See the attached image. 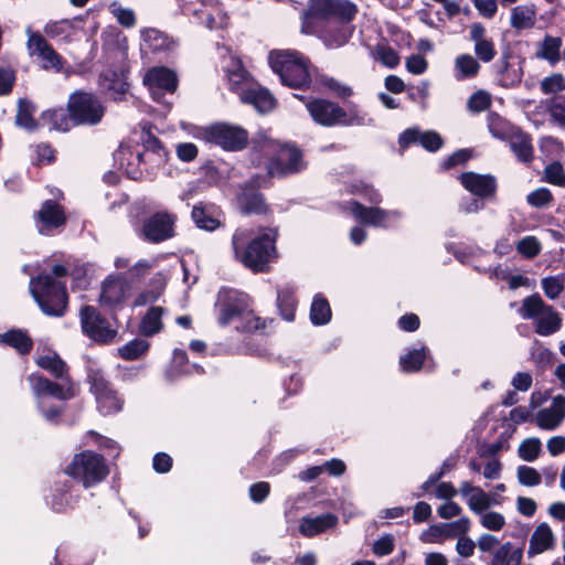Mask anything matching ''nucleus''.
Here are the masks:
<instances>
[{"label": "nucleus", "instance_id": "nucleus-1", "mask_svg": "<svg viewBox=\"0 0 565 565\" xmlns=\"http://www.w3.org/2000/svg\"><path fill=\"white\" fill-rule=\"evenodd\" d=\"M249 162L254 168H264L268 180L287 179L300 174L308 168L303 150L296 142H280L265 131L250 139Z\"/></svg>", "mask_w": 565, "mask_h": 565}, {"label": "nucleus", "instance_id": "nucleus-2", "mask_svg": "<svg viewBox=\"0 0 565 565\" xmlns=\"http://www.w3.org/2000/svg\"><path fill=\"white\" fill-rule=\"evenodd\" d=\"M252 231L237 228L231 239L235 260L253 274H266L271 269V263L278 259L276 227L263 228V232L252 235Z\"/></svg>", "mask_w": 565, "mask_h": 565}, {"label": "nucleus", "instance_id": "nucleus-3", "mask_svg": "<svg viewBox=\"0 0 565 565\" xmlns=\"http://www.w3.org/2000/svg\"><path fill=\"white\" fill-rule=\"evenodd\" d=\"M253 300L248 294L233 289L222 288L215 302L216 321L222 328L230 326L235 320H243L238 328L242 332H255L264 330L267 322L274 323L275 319H263L254 313Z\"/></svg>", "mask_w": 565, "mask_h": 565}, {"label": "nucleus", "instance_id": "nucleus-4", "mask_svg": "<svg viewBox=\"0 0 565 565\" xmlns=\"http://www.w3.org/2000/svg\"><path fill=\"white\" fill-rule=\"evenodd\" d=\"M269 65L281 84L295 89H307L312 82L311 62L296 50H274L269 53Z\"/></svg>", "mask_w": 565, "mask_h": 565}, {"label": "nucleus", "instance_id": "nucleus-5", "mask_svg": "<svg viewBox=\"0 0 565 565\" xmlns=\"http://www.w3.org/2000/svg\"><path fill=\"white\" fill-rule=\"evenodd\" d=\"M30 292L40 310L47 317L61 318L68 310L66 284L53 281L46 271H41L30 279Z\"/></svg>", "mask_w": 565, "mask_h": 565}, {"label": "nucleus", "instance_id": "nucleus-6", "mask_svg": "<svg viewBox=\"0 0 565 565\" xmlns=\"http://www.w3.org/2000/svg\"><path fill=\"white\" fill-rule=\"evenodd\" d=\"M306 108L312 120L322 127L364 126L367 121L366 113L361 111L356 105L344 109L337 102L327 98H312L306 104Z\"/></svg>", "mask_w": 565, "mask_h": 565}, {"label": "nucleus", "instance_id": "nucleus-7", "mask_svg": "<svg viewBox=\"0 0 565 565\" xmlns=\"http://www.w3.org/2000/svg\"><path fill=\"white\" fill-rule=\"evenodd\" d=\"M109 472V466L105 457L88 449L75 454L71 462L63 469L65 477L81 483L85 489L102 483Z\"/></svg>", "mask_w": 565, "mask_h": 565}, {"label": "nucleus", "instance_id": "nucleus-8", "mask_svg": "<svg viewBox=\"0 0 565 565\" xmlns=\"http://www.w3.org/2000/svg\"><path fill=\"white\" fill-rule=\"evenodd\" d=\"M273 181L260 173L252 174L247 180L237 184L235 200L242 215L267 216L273 213L262 189H269Z\"/></svg>", "mask_w": 565, "mask_h": 565}, {"label": "nucleus", "instance_id": "nucleus-9", "mask_svg": "<svg viewBox=\"0 0 565 565\" xmlns=\"http://www.w3.org/2000/svg\"><path fill=\"white\" fill-rule=\"evenodd\" d=\"M358 13L359 8L351 0H309L302 28L312 29L318 22L330 20L352 22Z\"/></svg>", "mask_w": 565, "mask_h": 565}, {"label": "nucleus", "instance_id": "nucleus-10", "mask_svg": "<svg viewBox=\"0 0 565 565\" xmlns=\"http://www.w3.org/2000/svg\"><path fill=\"white\" fill-rule=\"evenodd\" d=\"M140 140L143 151L137 152L136 154L138 161L137 167L128 162L125 169L127 178L131 180H139L142 177L140 166L148 171L149 169L159 168L164 164L168 159V151L162 141L153 135L152 125L147 124L142 127Z\"/></svg>", "mask_w": 565, "mask_h": 565}, {"label": "nucleus", "instance_id": "nucleus-11", "mask_svg": "<svg viewBox=\"0 0 565 565\" xmlns=\"http://www.w3.org/2000/svg\"><path fill=\"white\" fill-rule=\"evenodd\" d=\"M86 382L89 384V392L94 395L97 407L103 415L117 414L122 409L125 403L122 396L100 367L87 366Z\"/></svg>", "mask_w": 565, "mask_h": 565}, {"label": "nucleus", "instance_id": "nucleus-12", "mask_svg": "<svg viewBox=\"0 0 565 565\" xmlns=\"http://www.w3.org/2000/svg\"><path fill=\"white\" fill-rule=\"evenodd\" d=\"M67 111L73 126H95L102 121L105 107L94 93L78 89L70 95Z\"/></svg>", "mask_w": 565, "mask_h": 565}, {"label": "nucleus", "instance_id": "nucleus-13", "mask_svg": "<svg viewBox=\"0 0 565 565\" xmlns=\"http://www.w3.org/2000/svg\"><path fill=\"white\" fill-rule=\"evenodd\" d=\"M206 142L216 145L225 151L237 152L250 146L248 131L237 125L228 122H215L202 130Z\"/></svg>", "mask_w": 565, "mask_h": 565}, {"label": "nucleus", "instance_id": "nucleus-14", "mask_svg": "<svg viewBox=\"0 0 565 565\" xmlns=\"http://www.w3.org/2000/svg\"><path fill=\"white\" fill-rule=\"evenodd\" d=\"M177 215L157 211L143 217L135 228L137 236L149 244H160L175 236Z\"/></svg>", "mask_w": 565, "mask_h": 565}, {"label": "nucleus", "instance_id": "nucleus-15", "mask_svg": "<svg viewBox=\"0 0 565 565\" xmlns=\"http://www.w3.org/2000/svg\"><path fill=\"white\" fill-rule=\"evenodd\" d=\"M82 332L96 343H110L117 331L111 329L108 320L90 305H84L79 310Z\"/></svg>", "mask_w": 565, "mask_h": 565}, {"label": "nucleus", "instance_id": "nucleus-16", "mask_svg": "<svg viewBox=\"0 0 565 565\" xmlns=\"http://www.w3.org/2000/svg\"><path fill=\"white\" fill-rule=\"evenodd\" d=\"M33 218L41 235H52L55 230L63 228L67 223L64 206L52 199L42 202Z\"/></svg>", "mask_w": 565, "mask_h": 565}, {"label": "nucleus", "instance_id": "nucleus-17", "mask_svg": "<svg viewBox=\"0 0 565 565\" xmlns=\"http://www.w3.org/2000/svg\"><path fill=\"white\" fill-rule=\"evenodd\" d=\"M74 482L62 476L55 478L45 495L46 503L54 512L65 513L75 507L79 494L73 495Z\"/></svg>", "mask_w": 565, "mask_h": 565}, {"label": "nucleus", "instance_id": "nucleus-18", "mask_svg": "<svg viewBox=\"0 0 565 565\" xmlns=\"http://www.w3.org/2000/svg\"><path fill=\"white\" fill-rule=\"evenodd\" d=\"M28 381L36 401H45V397H53L57 401L65 402L74 396L71 387L65 388L63 385L49 380L40 373L30 374Z\"/></svg>", "mask_w": 565, "mask_h": 565}, {"label": "nucleus", "instance_id": "nucleus-19", "mask_svg": "<svg viewBox=\"0 0 565 565\" xmlns=\"http://www.w3.org/2000/svg\"><path fill=\"white\" fill-rule=\"evenodd\" d=\"M128 71L124 68H107L99 74L98 85L103 93L114 100H121L129 90Z\"/></svg>", "mask_w": 565, "mask_h": 565}, {"label": "nucleus", "instance_id": "nucleus-20", "mask_svg": "<svg viewBox=\"0 0 565 565\" xmlns=\"http://www.w3.org/2000/svg\"><path fill=\"white\" fill-rule=\"evenodd\" d=\"M459 180L467 191L480 199L493 198L498 190L497 179L492 174H479L468 171L462 172Z\"/></svg>", "mask_w": 565, "mask_h": 565}, {"label": "nucleus", "instance_id": "nucleus-21", "mask_svg": "<svg viewBox=\"0 0 565 565\" xmlns=\"http://www.w3.org/2000/svg\"><path fill=\"white\" fill-rule=\"evenodd\" d=\"M512 58V52L507 50L502 52L500 58L492 65L493 73L498 85L503 88L516 87L523 77L522 68H514L510 60Z\"/></svg>", "mask_w": 565, "mask_h": 565}, {"label": "nucleus", "instance_id": "nucleus-22", "mask_svg": "<svg viewBox=\"0 0 565 565\" xmlns=\"http://www.w3.org/2000/svg\"><path fill=\"white\" fill-rule=\"evenodd\" d=\"M487 30L481 22L469 26V39L475 43V54L480 62L490 63L497 55L493 40L486 36Z\"/></svg>", "mask_w": 565, "mask_h": 565}, {"label": "nucleus", "instance_id": "nucleus-23", "mask_svg": "<svg viewBox=\"0 0 565 565\" xmlns=\"http://www.w3.org/2000/svg\"><path fill=\"white\" fill-rule=\"evenodd\" d=\"M145 83L149 85L154 99L158 90L173 94L179 84L175 72L166 66L151 68L145 77Z\"/></svg>", "mask_w": 565, "mask_h": 565}, {"label": "nucleus", "instance_id": "nucleus-24", "mask_svg": "<svg viewBox=\"0 0 565 565\" xmlns=\"http://www.w3.org/2000/svg\"><path fill=\"white\" fill-rule=\"evenodd\" d=\"M29 46L32 50V53L36 54L41 58L43 68H54L60 71L63 67L61 55L42 34H32L29 39Z\"/></svg>", "mask_w": 565, "mask_h": 565}, {"label": "nucleus", "instance_id": "nucleus-25", "mask_svg": "<svg viewBox=\"0 0 565 565\" xmlns=\"http://www.w3.org/2000/svg\"><path fill=\"white\" fill-rule=\"evenodd\" d=\"M225 75L228 89L237 94L238 97L256 82L239 58L232 60L231 65L225 68Z\"/></svg>", "mask_w": 565, "mask_h": 565}, {"label": "nucleus", "instance_id": "nucleus-26", "mask_svg": "<svg viewBox=\"0 0 565 565\" xmlns=\"http://www.w3.org/2000/svg\"><path fill=\"white\" fill-rule=\"evenodd\" d=\"M239 100L243 104L253 106L260 114H267L276 107L275 97L257 82L244 92Z\"/></svg>", "mask_w": 565, "mask_h": 565}, {"label": "nucleus", "instance_id": "nucleus-27", "mask_svg": "<svg viewBox=\"0 0 565 565\" xmlns=\"http://www.w3.org/2000/svg\"><path fill=\"white\" fill-rule=\"evenodd\" d=\"M352 215L362 224L375 227H385L390 213L379 206H364L359 201H350Z\"/></svg>", "mask_w": 565, "mask_h": 565}, {"label": "nucleus", "instance_id": "nucleus-28", "mask_svg": "<svg viewBox=\"0 0 565 565\" xmlns=\"http://www.w3.org/2000/svg\"><path fill=\"white\" fill-rule=\"evenodd\" d=\"M339 518L331 512L317 516H303L300 520L299 532L305 537H313L337 526Z\"/></svg>", "mask_w": 565, "mask_h": 565}, {"label": "nucleus", "instance_id": "nucleus-29", "mask_svg": "<svg viewBox=\"0 0 565 565\" xmlns=\"http://www.w3.org/2000/svg\"><path fill=\"white\" fill-rule=\"evenodd\" d=\"M352 22H338L322 30L319 38L328 49H338L345 45L353 35Z\"/></svg>", "mask_w": 565, "mask_h": 565}, {"label": "nucleus", "instance_id": "nucleus-30", "mask_svg": "<svg viewBox=\"0 0 565 565\" xmlns=\"http://www.w3.org/2000/svg\"><path fill=\"white\" fill-rule=\"evenodd\" d=\"M276 307L279 316L285 321L294 322L298 307L296 288L290 285L278 287L276 290Z\"/></svg>", "mask_w": 565, "mask_h": 565}, {"label": "nucleus", "instance_id": "nucleus-31", "mask_svg": "<svg viewBox=\"0 0 565 565\" xmlns=\"http://www.w3.org/2000/svg\"><path fill=\"white\" fill-rule=\"evenodd\" d=\"M565 417V397L557 395L553 399V408H543L536 414V424L542 429H555Z\"/></svg>", "mask_w": 565, "mask_h": 565}, {"label": "nucleus", "instance_id": "nucleus-32", "mask_svg": "<svg viewBox=\"0 0 565 565\" xmlns=\"http://www.w3.org/2000/svg\"><path fill=\"white\" fill-rule=\"evenodd\" d=\"M38 110L36 105L29 98H19L17 102V113L14 116V125L29 132L36 131L40 128V121L34 115Z\"/></svg>", "mask_w": 565, "mask_h": 565}, {"label": "nucleus", "instance_id": "nucleus-33", "mask_svg": "<svg viewBox=\"0 0 565 565\" xmlns=\"http://www.w3.org/2000/svg\"><path fill=\"white\" fill-rule=\"evenodd\" d=\"M509 146L519 162L529 164L534 160V148L529 134L522 130L512 132L510 135Z\"/></svg>", "mask_w": 565, "mask_h": 565}, {"label": "nucleus", "instance_id": "nucleus-34", "mask_svg": "<svg viewBox=\"0 0 565 565\" xmlns=\"http://www.w3.org/2000/svg\"><path fill=\"white\" fill-rule=\"evenodd\" d=\"M191 217L195 225L204 231L213 232L221 226L220 220L215 216L214 204L199 202L193 206Z\"/></svg>", "mask_w": 565, "mask_h": 565}, {"label": "nucleus", "instance_id": "nucleus-35", "mask_svg": "<svg viewBox=\"0 0 565 565\" xmlns=\"http://www.w3.org/2000/svg\"><path fill=\"white\" fill-rule=\"evenodd\" d=\"M126 285L119 278H106L102 285L99 302L104 306L115 307L124 301Z\"/></svg>", "mask_w": 565, "mask_h": 565}, {"label": "nucleus", "instance_id": "nucleus-36", "mask_svg": "<svg viewBox=\"0 0 565 565\" xmlns=\"http://www.w3.org/2000/svg\"><path fill=\"white\" fill-rule=\"evenodd\" d=\"M554 545V535L547 523H541L534 530L531 539L527 555L530 557L541 554Z\"/></svg>", "mask_w": 565, "mask_h": 565}, {"label": "nucleus", "instance_id": "nucleus-37", "mask_svg": "<svg viewBox=\"0 0 565 565\" xmlns=\"http://www.w3.org/2000/svg\"><path fill=\"white\" fill-rule=\"evenodd\" d=\"M40 120L44 125H49L50 130H57L62 132H67L73 126V120L67 108L64 109L62 107L42 111Z\"/></svg>", "mask_w": 565, "mask_h": 565}, {"label": "nucleus", "instance_id": "nucleus-38", "mask_svg": "<svg viewBox=\"0 0 565 565\" xmlns=\"http://www.w3.org/2000/svg\"><path fill=\"white\" fill-rule=\"evenodd\" d=\"M1 343L13 348L18 353L29 354L33 349V340L25 330L10 329L0 335Z\"/></svg>", "mask_w": 565, "mask_h": 565}, {"label": "nucleus", "instance_id": "nucleus-39", "mask_svg": "<svg viewBox=\"0 0 565 565\" xmlns=\"http://www.w3.org/2000/svg\"><path fill=\"white\" fill-rule=\"evenodd\" d=\"M310 321L313 326H326L331 321L332 310L327 297L318 292L313 296L309 312Z\"/></svg>", "mask_w": 565, "mask_h": 565}, {"label": "nucleus", "instance_id": "nucleus-40", "mask_svg": "<svg viewBox=\"0 0 565 565\" xmlns=\"http://www.w3.org/2000/svg\"><path fill=\"white\" fill-rule=\"evenodd\" d=\"M143 46L151 53L169 51L173 41L158 29L149 28L141 31Z\"/></svg>", "mask_w": 565, "mask_h": 565}, {"label": "nucleus", "instance_id": "nucleus-41", "mask_svg": "<svg viewBox=\"0 0 565 565\" xmlns=\"http://www.w3.org/2000/svg\"><path fill=\"white\" fill-rule=\"evenodd\" d=\"M561 315L551 306L541 315L535 322V333L542 337H548L562 328Z\"/></svg>", "mask_w": 565, "mask_h": 565}, {"label": "nucleus", "instance_id": "nucleus-42", "mask_svg": "<svg viewBox=\"0 0 565 565\" xmlns=\"http://www.w3.org/2000/svg\"><path fill=\"white\" fill-rule=\"evenodd\" d=\"M536 22L534 4L516 6L511 11V26L515 30L531 29Z\"/></svg>", "mask_w": 565, "mask_h": 565}, {"label": "nucleus", "instance_id": "nucleus-43", "mask_svg": "<svg viewBox=\"0 0 565 565\" xmlns=\"http://www.w3.org/2000/svg\"><path fill=\"white\" fill-rule=\"evenodd\" d=\"M481 65L477 57L465 53L460 54L455 60L456 78L458 81L471 79L478 76Z\"/></svg>", "mask_w": 565, "mask_h": 565}, {"label": "nucleus", "instance_id": "nucleus-44", "mask_svg": "<svg viewBox=\"0 0 565 565\" xmlns=\"http://www.w3.org/2000/svg\"><path fill=\"white\" fill-rule=\"evenodd\" d=\"M428 349L423 345L420 349L409 350L406 354L399 356V367L404 373L419 372L427 359Z\"/></svg>", "mask_w": 565, "mask_h": 565}, {"label": "nucleus", "instance_id": "nucleus-45", "mask_svg": "<svg viewBox=\"0 0 565 565\" xmlns=\"http://www.w3.org/2000/svg\"><path fill=\"white\" fill-rule=\"evenodd\" d=\"M162 315H163V308L159 306H152L148 309L143 318L140 322V330L142 334L147 337H152L157 333H159L162 328Z\"/></svg>", "mask_w": 565, "mask_h": 565}, {"label": "nucleus", "instance_id": "nucleus-46", "mask_svg": "<svg viewBox=\"0 0 565 565\" xmlns=\"http://www.w3.org/2000/svg\"><path fill=\"white\" fill-rule=\"evenodd\" d=\"M561 38L546 34L540 50L536 52V56L554 65L561 60Z\"/></svg>", "mask_w": 565, "mask_h": 565}, {"label": "nucleus", "instance_id": "nucleus-47", "mask_svg": "<svg viewBox=\"0 0 565 565\" xmlns=\"http://www.w3.org/2000/svg\"><path fill=\"white\" fill-rule=\"evenodd\" d=\"M36 365L49 371L56 379L67 376V365L57 353L41 355L36 359Z\"/></svg>", "mask_w": 565, "mask_h": 565}, {"label": "nucleus", "instance_id": "nucleus-48", "mask_svg": "<svg viewBox=\"0 0 565 565\" xmlns=\"http://www.w3.org/2000/svg\"><path fill=\"white\" fill-rule=\"evenodd\" d=\"M548 307L550 306L544 302L542 297L535 292L523 299L519 312L523 319H535L543 315Z\"/></svg>", "mask_w": 565, "mask_h": 565}, {"label": "nucleus", "instance_id": "nucleus-49", "mask_svg": "<svg viewBox=\"0 0 565 565\" xmlns=\"http://www.w3.org/2000/svg\"><path fill=\"white\" fill-rule=\"evenodd\" d=\"M148 349L147 341L134 339L119 349V356L126 361H134L145 354Z\"/></svg>", "mask_w": 565, "mask_h": 565}, {"label": "nucleus", "instance_id": "nucleus-50", "mask_svg": "<svg viewBox=\"0 0 565 565\" xmlns=\"http://www.w3.org/2000/svg\"><path fill=\"white\" fill-rule=\"evenodd\" d=\"M542 451V443L536 437L524 439L518 449L519 457L524 461L532 462L540 456Z\"/></svg>", "mask_w": 565, "mask_h": 565}, {"label": "nucleus", "instance_id": "nucleus-51", "mask_svg": "<svg viewBox=\"0 0 565 565\" xmlns=\"http://www.w3.org/2000/svg\"><path fill=\"white\" fill-rule=\"evenodd\" d=\"M35 166H51L56 161L57 150L50 142H40L34 147Z\"/></svg>", "mask_w": 565, "mask_h": 565}, {"label": "nucleus", "instance_id": "nucleus-52", "mask_svg": "<svg viewBox=\"0 0 565 565\" xmlns=\"http://www.w3.org/2000/svg\"><path fill=\"white\" fill-rule=\"evenodd\" d=\"M375 57L387 68H395L401 63V56L397 51L387 44H377L375 46Z\"/></svg>", "mask_w": 565, "mask_h": 565}, {"label": "nucleus", "instance_id": "nucleus-53", "mask_svg": "<svg viewBox=\"0 0 565 565\" xmlns=\"http://www.w3.org/2000/svg\"><path fill=\"white\" fill-rule=\"evenodd\" d=\"M349 192L361 195L371 204H380L382 202V195L380 192L373 185L364 183L363 181L352 183Z\"/></svg>", "mask_w": 565, "mask_h": 565}, {"label": "nucleus", "instance_id": "nucleus-54", "mask_svg": "<svg viewBox=\"0 0 565 565\" xmlns=\"http://www.w3.org/2000/svg\"><path fill=\"white\" fill-rule=\"evenodd\" d=\"M543 181L564 188L565 186V170L559 161H552L544 168Z\"/></svg>", "mask_w": 565, "mask_h": 565}, {"label": "nucleus", "instance_id": "nucleus-55", "mask_svg": "<svg viewBox=\"0 0 565 565\" xmlns=\"http://www.w3.org/2000/svg\"><path fill=\"white\" fill-rule=\"evenodd\" d=\"M541 250V242L532 235L521 238L516 244V252L526 259L535 258Z\"/></svg>", "mask_w": 565, "mask_h": 565}, {"label": "nucleus", "instance_id": "nucleus-56", "mask_svg": "<svg viewBox=\"0 0 565 565\" xmlns=\"http://www.w3.org/2000/svg\"><path fill=\"white\" fill-rule=\"evenodd\" d=\"M526 202L533 207L543 209L554 202V196L550 189L539 188L527 194Z\"/></svg>", "mask_w": 565, "mask_h": 565}, {"label": "nucleus", "instance_id": "nucleus-57", "mask_svg": "<svg viewBox=\"0 0 565 565\" xmlns=\"http://www.w3.org/2000/svg\"><path fill=\"white\" fill-rule=\"evenodd\" d=\"M17 81V72L11 66L0 65V96L12 93Z\"/></svg>", "mask_w": 565, "mask_h": 565}, {"label": "nucleus", "instance_id": "nucleus-58", "mask_svg": "<svg viewBox=\"0 0 565 565\" xmlns=\"http://www.w3.org/2000/svg\"><path fill=\"white\" fill-rule=\"evenodd\" d=\"M493 501L490 494L486 493L481 488H476V493H473L468 501L469 508L475 513H481L482 511L489 509Z\"/></svg>", "mask_w": 565, "mask_h": 565}, {"label": "nucleus", "instance_id": "nucleus-59", "mask_svg": "<svg viewBox=\"0 0 565 565\" xmlns=\"http://www.w3.org/2000/svg\"><path fill=\"white\" fill-rule=\"evenodd\" d=\"M472 157L470 149H458L448 156L441 163L445 171H448L457 166H463Z\"/></svg>", "mask_w": 565, "mask_h": 565}, {"label": "nucleus", "instance_id": "nucleus-60", "mask_svg": "<svg viewBox=\"0 0 565 565\" xmlns=\"http://www.w3.org/2000/svg\"><path fill=\"white\" fill-rule=\"evenodd\" d=\"M446 537H461L466 536L470 529V520L467 516H462L457 521L445 523Z\"/></svg>", "mask_w": 565, "mask_h": 565}, {"label": "nucleus", "instance_id": "nucleus-61", "mask_svg": "<svg viewBox=\"0 0 565 565\" xmlns=\"http://www.w3.org/2000/svg\"><path fill=\"white\" fill-rule=\"evenodd\" d=\"M518 479L522 486L534 487L541 483V475L539 471L529 466H520L518 468Z\"/></svg>", "mask_w": 565, "mask_h": 565}, {"label": "nucleus", "instance_id": "nucleus-62", "mask_svg": "<svg viewBox=\"0 0 565 565\" xmlns=\"http://www.w3.org/2000/svg\"><path fill=\"white\" fill-rule=\"evenodd\" d=\"M491 106V96L486 90H478L473 93L469 100L468 107L475 113L487 110Z\"/></svg>", "mask_w": 565, "mask_h": 565}, {"label": "nucleus", "instance_id": "nucleus-63", "mask_svg": "<svg viewBox=\"0 0 565 565\" xmlns=\"http://www.w3.org/2000/svg\"><path fill=\"white\" fill-rule=\"evenodd\" d=\"M419 145L429 152H436L443 147L444 141L438 132L428 130L420 134Z\"/></svg>", "mask_w": 565, "mask_h": 565}, {"label": "nucleus", "instance_id": "nucleus-64", "mask_svg": "<svg viewBox=\"0 0 565 565\" xmlns=\"http://www.w3.org/2000/svg\"><path fill=\"white\" fill-rule=\"evenodd\" d=\"M395 548V539L392 534H384L379 540L373 543L372 552L379 556L383 557L393 553Z\"/></svg>", "mask_w": 565, "mask_h": 565}]
</instances>
